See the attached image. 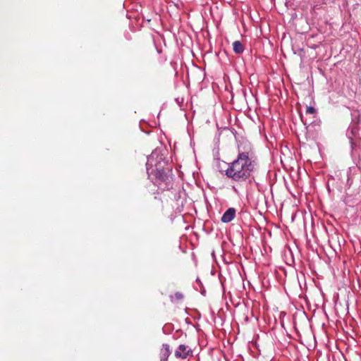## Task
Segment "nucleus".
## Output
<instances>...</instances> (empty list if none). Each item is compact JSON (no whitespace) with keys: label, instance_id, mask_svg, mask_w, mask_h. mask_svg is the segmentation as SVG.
<instances>
[{"label":"nucleus","instance_id":"f257e3e1","mask_svg":"<svg viewBox=\"0 0 361 361\" xmlns=\"http://www.w3.org/2000/svg\"><path fill=\"white\" fill-rule=\"evenodd\" d=\"M237 159L228 164L226 176L233 181L243 183L249 180L256 170L257 161L250 142L242 141L238 145Z\"/></svg>","mask_w":361,"mask_h":361},{"label":"nucleus","instance_id":"f03ea898","mask_svg":"<svg viewBox=\"0 0 361 361\" xmlns=\"http://www.w3.org/2000/svg\"><path fill=\"white\" fill-rule=\"evenodd\" d=\"M174 354L177 358L185 359L188 356L192 355V350L188 345L180 344L176 350Z\"/></svg>","mask_w":361,"mask_h":361},{"label":"nucleus","instance_id":"7ed1b4c3","mask_svg":"<svg viewBox=\"0 0 361 361\" xmlns=\"http://www.w3.org/2000/svg\"><path fill=\"white\" fill-rule=\"evenodd\" d=\"M235 216V209L233 207L228 208L223 214L221 221L224 223L231 221Z\"/></svg>","mask_w":361,"mask_h":361},{"label":"nucleus","instance_id":"20e7f679","mask_svg":"<svg viewBox=\"0 0 361 361\" xmlns=\"http://www.w3.org/2000/svg\"><path fill=\"white\" fill-rule=\"evenodd\" d=\"M233 49L235 54H240L243 52L244 46L240 41L237 40L233 42Z\"/></svg>","mask_w":361,"mask_h":361},{"label":"nucleus","instance_id":"39448f33","mask_svg":"<svg viewBox=\"0 0 361 361\" xmlns=\"http://www.w3.org/2000/svg\"><path fill=\"white\" fill-rule=\"evenodd\" d=\"M154 176L156 178L164 181L166 180L167 175L163 169H157L154 172Z\"/></svg>","mask_w":361,"mask_h":361},{"label":"nucleus","instance_id":"423d86ee","mask_svg":"<svg viewBox=\"0 0 361 361\" xmlns=\"http://www.w3.org/2000/svg\"><path fill=\"white\" fill-rule=\"evenodd\" d=\"M163 346L166 350L164 355H166L168 357L170 354L169 345L168 344H164Z\"/></svg>","mask_w":361,"mask_h":361},{"label":"nucleus","instance_id":"0eeeda50","mask_svg":"<svg viewBox=\"0 0 361 361\" xmlns=\"http://www.w3.org/2000/svg\"><path fill=\"white\" fill-rule=\"evenodd\" d=\"M306 112L307 114H312L315 113V109L313 106H308L307 108Z\"/></svg>","mask_w":361,"mask_h":361},{"label":"nucleus","instance_id":"6e6552de","mask_svg":"<svg viewBox=\"0 0 361 361\" xmlns=\"http://www.w3.org/2000/svg\"><path fill=\"white\" fill-rule=\"evenodd\" d=\"M175 296H176V299H178V300H181L183 298V294L179 292L176 293Z\"/></svg>","mask_w":361,"mask_h":361}]
</instances>
